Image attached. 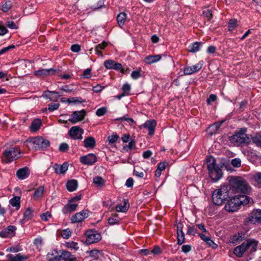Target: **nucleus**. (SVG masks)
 Wrapping results in <instances>:
<instances>
[{
	"instance_id": "50",
	"label": "nucleus",
	"mask_w": 261,
	"mask_h": 261,
	"mask_svg": "<svg viewBox=\"0 0 261 261\" xmlns=\"http://www.w3.org/2000/svg\"><path fill=\"white\" fill-rule=\"evenodd\" d=\"M141 70L139 68L137 70L134 71L131 73V77L134 79L137 80L141 76Z\"/></svg>"
},
{
	"instance_id": "5",
	"label": "nucleus",
	"mask_w": 261,
	"mask_h": 261,
	"mask_svg": "<svg viewBox=\"0 0 261 261\" xmlns=\"http://www.w3.org/2000/svg\"><path fill=\"white\" fill-rule=\"evenodd\" d=\"M228 187L222 186L220 189L215 190L212 194L213 203L216 205H221L228 197Z\"/></svg>"
},
{
	"instance_id": "39",
	"label": "nucleus",
	"mask_w": 261,
	"mask_h": 261,
	"mask_svg": "<svg viewBox=\"0 0 261 261\" xmlns=\"http://www.w3.org/2000/svg\"><path fill=\"white\" fill-rule=\"evenodd\" d=\"M129 207V205L127 203L126 201H124L123 202V205H117L116 206V210L118 212H126Z\"/></svg>"
},
{
	"instance_id": "16",
	"label": "nucleus",
	"mask_w": 261,
	"mask_h": 261,
	"mask_svg": "<svg viewBox=\"0 0 261 261\" xmlns=\"http://www.w3.org/2000/svg\"><path fill=\"white\" fill-rule=\"evenodd\" d=\"M156 122L154 120H150L147 121L143 125L140 126V128L145 127L148 130V135L151 136L154 134Z\"/></svg>"
},
{
	"instance_id": "36",
	"label": "nucleus",
	"mask_w": 261,
	"mask_h": 261,
	"mask_svg": "<svg viewBox=\"0 0 261 261\" xmlns=\"http://www.w3.org/2000/svg\"><path fill=\"white\" fill-rule=\"evenodd\" d=\"M60 259L62 258L64 261H68L72 255L69 251L62 250H60Z\"/></svg>"
},
{
	"instance_id": "51",
	"label": "nucleus",
	"mask_w": 261,
	"mask_h": 261,
	"mask_svg": "<svg viewBox=\"0 0 261 261\" xmlns=\"http://www.w3.org/2000/svg\"><path fill=\"white\" fill-rule=\"evenodd\" d=\"M203 15L205 18H207V20H210L213 17L211 11L208 9L203 10Z\"/></svg>"
},
{
	"instance_id": "4",
	"label": "nucleus",
	"mask_w": 261,
	"mask_h": 261,
	"mask_svg": "<svg viewBox=\"0 0 261 261\" xmlns=\"http://www.w3.org/2000/svg\"><path fill=\"white\" fill-rule=\"evenodd\" d=\"M257 242L253 239H247L241 245L236 247L233 250L234 254L238 257L243 256L244 252L248 249L251 251H256Z\"/></svg>"
},
{
	"instance_id": "53",
	"label": "nucleus",
	"mask_w": 261,
	"mask_h": 261,
	"mask_svg": "<svg viewBox=\"0 0 261 261\" xmlns=\"http://www.w3.org/2000/svg\"><path fill=\"white\" fill-rule=\"evenodd\" d=\"M69 145L65 143H61L59 149L61 152H66L69 149Z\"/></svg>"
},
{
	"instance_id": "34",
	"label": "nucleus",
	"mask_w": 261,
	"mask_h": 261,
	"mask_svg": "<svg viewBox=\"0 0 261 261\" xmlns=\"http://www.w3.org/2000/svg\"><path fill=\"white\" fill-rule=\"evenodd\" d=\"M108 45V43L103 41L102 43L98 44L95 47L96 54L99 56H102L101 50L105 49V48Z\"/></svg>"
},
{
	"instance_id": "30",
	"label": "nucleus",
	"mask_w": 261,
	"mask_h": 261,
	"mask_svg": "<svg viewBox=\"0 0 261 261\" xmlns=\"http://www.w3.org/2000/svg\"><path fill=\"white\" fill-rule=\"evenodd\" d=\"M44 188L43 186H40L38 187L34 192V193L33 195V198L34 199H38V198L41 197L44 193Z\"/></svg>"
},
{
	"instance_id": "40",
	"label": "nucleus",
	"mask_w": 261,
	"mask_h": 261,
	"mask_svg": "<svg viewBox=\"0 0 261 261\" xmlns=\"http://www.w3.org/2000/svg\"><path fill=\"white\" fill-rule=\"evenodd\" d=\"M108 223L110 225L117 224L119 222V219L118 218L117 214L114 215L110 217L108 220Z\"/></svg>"
},
{
	"instance_id": "19",
	"label": "nucleus",
	"mask_w": 261,
	"mask_h": 261,
	"mask_svg": "<svg viewBox=\"0 0 261 261\" xmlns=\"http://www.w3.org/2000/svg\"><path fill=\"white\" fill-rule=\"evenodd\" d=\"M30 171L28 167H24L18 169L16 172V176L20 180L27 178L30 175Z\"/></svg>"
},
{
	"instance_id": "31",
	"label": "nucleus",
	"mask_w": 261,
	"mask_h": 261,
	"mask_svg": "<svg viewBox=\"0 0 261 261\" xmlns=\"http://www.w3.org/2000/svg\"><path fill=\"white\" fill-rule=\"evenodd\" d=\"M201 42H196L188 46V50L191 53H196L199 50L200 47L202 45Z\"/></svg>"
},
{
	"instance_id": "55",
	"label": "nucleus",
	"mask_w": 261,
	"mask_h": 261,
	"mask_svg": "<svg viewBox=\"0 0 261 261\" xmlns=\"http://www.w3.org/2000/svg\"><path fill=\"white\" fill-rule=\"evenodd\" d=\"M14 47V45H11L2 48L1 49H0V55L9 51L10 49H13Z\"/></svg>"
},
{
	"instance_id": "47",
	"label": "nucleus",
	"mask_w": 261,
	"mask_h": 261,
	"mask_svg": "<svg viewBox=\"0 0 261 261\" xmlns=\"http://www.w3.org/2000/svg\"><path fill=\"white\" fill-rule=\"evenodd\" d=\"M177 244H182L185 242V235L184 232H177Z\"/></svg>"
},
{
	"instance_id": "44",
	"label": "nucleus",
	"mask_w": 261,
	"mask_h": 261,
	"mask_svg": "<svg viewBox=\"0 0 261 261\" xmlns=\"http://www.w3.org/2000/svg\"><path fill=\"white\" fill-rule=\"evenodd\" d=\"M61 96L59 92L56 91H51L49 100L50 101H57Z\"/></svg>"
},
{
	"instance_id": "3",
	"label": "nucleus",
	"mask_w": 261,
	"mask_h": 261,
	"mask_svg": "<svg viewBox=\"0 0 261 261\" xmlns=\"http://www.w3.org/2000/svg\"><path fill=\"white\" fill-rule=\"evenodd\" d=\"M229 183L230 187L235 192L246 194L249 192V186L247 182L241 177H232Z\"/></svg>"
},
{
	"instance_id": "41",
	"label": "nucleus",
	"mask_w": 261,
	"mask_h": 261,
	"mask_svg": "<svg viewBox=\"0 0 261 261\" xmlns=\"http://www.w3.org/2000/svg\"><path fill=\"white\" fill-rule=\"evenodd\" d=\"M252 139L254 143L261 147V133L256 134Z\"/></svg>"
},
{
	"instance_id": "12",
	"label": "nucleus",
	"mask_w": 261,
	"mask_h": 261,
	"mask_svg": "<svg viewBox=\"0 0 261 261\" xmlns=\"http://www.w3.org/2000/svg\"><path fill=\"white\" fill-rule=\"evenodd\" d=\"M86 115V112L84 110L81 111H74L72 112L70 118L68 121L72 124H75L77 122L83 120Z\"/></svg>"
},
{
	"instance_id": "8",
	"label": "nucleus",
	"mask_w": 261,
	"mask_h": 261,
	"mask_svg": "<svg viewBox=\"0 0 261 261\" xmlns=\"http://www.w3.org/2000/svg\"><path fill=\"white\" fill-rule=\"evenodd\" d=\"M246 224L261 223V210L256 209L252 211L245 219Z\"/></svg>"
},
{
	"instance_id": "60",
	"label": "nucleus",
	"mask_w": 261,
	"mask_h": 261,
	"mask_svg": "<svg viewBox=\"0 0 261 261\" xmlns=\"http://www.w3.org/2000/svg\"><path fill=\"white\" fill-rule=\"evenodd\" d=\"M217 99V96L214 94H211L207 99L206 102L208 105H211L212 102L215 101Z\"/></svg>"
},
{
	"instance_id": "20",
	"label": "nucleus",
	"mask_w": 261,
	"mask_h": 261,
	"mask_svg": "<svg viewBox=\"0 0 261 261\" xmlns=\"http://www.w3.org/2000/svg\"><path fill=\"white\" fill-rule=\"evenodd\" d=\"M77 207V204L69 200L68 203L63 208L62 212L65 214H69L75 211Z\"/></svg>"
},
{
	"instance_id": "13",
	"label": "nucleus",
	"mask_w": 261,
	"mask_h": 261,
	"mask_svg": "<svg viewBox=\"0 0 261 261\" xmlns=\"http://www.w3.org/2000/svg\"><path fill=\"white\" fill-rule=\"evenodd\" d=\"M81 162L86 165H92L97 161V157L93 153H89L80 158Z\"/></svg>"
},
{
	"instance_id": "25",
	"label": "nucleus",
	"mask_w": 261,
	"mask_h": 261,
	"mask_svg": "<svg viewBox=\"0 0 261 261\" xmlns=\"http://www.w3.org/2000/svg\"><path fill=\"white\" fill-rule=\"evenodd\" d=\"M7 257L9 258V261H22L24 259H28V257L25 255H21L19 253L17 254L16 256H14L12 254H8Z\"/></svg>"
},
{
	"instance_id": "52",
	"label": "nucleus",
	"mask_w": 261,
	"mask_h": 261,
	"mask_svg": "<svg viewBox=\"0 0 261 261\" xmlns=\"http://www.w3.org/2000/svg\"><path fill=\"white\" fill-rule=\"evenodd\" d=\"M231 163L234 167L238 168L241 166V161L239 158H235L231 160Z\"/></svg>"
},
{
	"instance_id": "61",
	"label": "nucleus",
	"mask_w": 261,
	"mask_h": 261,
	"mask_svg": "<svg viewBox=\"0 0 261 261\" xmlns=\"http://www.w3.org/2000/svg\"><path fill=\"white\" fill-rule=\"evenodd\" d=\"M42 220L47 221L51 217V214L49 212L43 213L40 216Z\"/></svg>"
},
{
	"instance_id": "24",
	"label": "nucleus",
	"mask_w": 261,
	"mask_h": 261,
	"mask_svg": "<svg viewBox=\"0 0 261 261\" xmlns=\"http://www.w3.org/2000/svg\"><path fill=\"white\" fill-rule=\"evenodd\" d=\"M84 143L86 148H93L95 146V140L92 137H88L85 139Z\"/></svg>"
},
{
	"instance_id": "62",
	"label": "nucleus",
	"mask_w": 261,
	"mask_h": 261,
	"mask_svg": "<svg viewBox=\"0 0 261 261\" xmlns=\"http://www.w3.org/2000/svg\"><path fill=\"white\" fill-rule=\"evenodd\" d=\"M122 90L124 92L123 93L125 94L126 95L128 94L129 91L130 90V85L128 84H125L122 87Z\"/></svg>"
},
{
	"instance_id": "64",
	"label": "nucleus",
	"mask_w": 261,
	"mask_h": 261,
	"mask_svg": "<svg viewBox=\"0 0 261 261\" xmlns=\"http://www.w3.org/2000/svg\"><path fill=\"white\" fill-rule=\"evenodd\" d=\"M255 180L259 184H261V173L258 172L254 175Z\"/></svg>"
},
{
	"instance_id": "32",
	"label": "nucleus",
	"mask_w": 261,
	"mask_h": 261,
	"mask_svg": "<svg viewBox=\"0 0 261 261\" xmlns=\"http://www.w3.org/2000/svg\"><path fill=\"white\" fill-rule=\"evenodd\" d=\"M245 237V234L243 232L239 233L238 235H235L232 237V242L233 244H237L244 240Z\"/></svg>"
},
{
	"instance_id": "1",
	"label": "nucleus",
	"mask_w": 261,
	"mask_h": 261,
	"mask_svg": "<svg viewBox=\"0 0 261 261\" xmlns=\"http://www.w3.org/2000/svg\"><path fill=\"white\" fill-rule=\"evenodd\" d=\"M206 165L212 179L215 182L219 180L222 176V166L217 164L215 159L213 156L207 158Z\"/></svg>"
},
{
	"instance_id": "59",
	"label": "nucleus",
	"mask_w": 261,
	"mask_h": 261,
	"mask_svg": "<svg viewBox=\"0 0 261 261\" xmlns=\"http://www.w3.org/2000/svg\"><path fill=\"white\" fill-rule=\"evenodd\" d=\"M61 90L64 91L66 92L70 93L73 91V89L71 88V86L65 85L62 86L60 89Z\"/></svg>"
},
{
	"instance_id": "28",
	"label": "nucleus",
	"mask_w": 261,
	"mask_h": 261,
	"mask_svg": "<svg viewBox=\"0 0 261 261\" xmlns=\"http://www.w3.org/2000/svg\"><path fill=\"white\" fill-rule=\"evenodd\" d=\"M224 120H223L221 122H217L212 124L208 127L209 133L211 135L216 133V132L218 130V129L221 126V124L224 122Z\"/></svg>"
},
{
	"instance_id": "57",
	"label": "nucleus",
	"mask_w": 261,
	"mask_h": 261,
	"mask_svg": "<svg viewBox=\"0 0 261 261\" xmlns=\"http://www.w3.org/2000/svg\"><path fill=\"white\" fill-rule=\"evenodd\" d=\"M61 235L64 239H68L71 235V232L68 229H65L62 231Z\"/></svg>"
},
{
	"instance_id": "35",
	"label": "nucleus",
	"mask_w": 261,
	"mask_h": 261,
	"mask_svg": "<svg viewBox=\"0 0 261 261\" xmlns=\"http://www.w3.org/2000/svg\"><path fill=\"white\" fill-rule=\"evenodd\" d=\"M9 202L12 206L16 207V209H18L20 207V197L15 196L10 200Z\"/></svg>"
},
{
	"instance_id": "11",
	"label": "nucleus",
	"mask_w": 261,
	"mask_h": 261,
	"mask_svg": "<svg viewBox=\"0 0 261 261\" xmlns=\"http://www.w3.org/2000/svg\"><path fill=\"white\" fill-rule=\"evenodd\" d=\"M84 130L79 126H74L70 128L68 131L70 137L73 139L82 140Z\"/></svg>"
},
{
	"instance_id": "46",
	"label": "nucleus",
	"mask_w": 261,
	"mask_h": 261,
	"mask_svg": "<svg viewBox=\"0 0 261 261\" xmlns=\"http://www.w3.org/2000/svg\"><path fill=\"white\" fill-rule=\"evenodd\" d=\"M237 25V21L236 19H231L230 20L228 23V30L229 31H232Z\"/></svg>"
},
{
	"instance_id": "14",
	"label": "nucleus",
	"mask_w": 261,
	"mask_h": 261,
	"mask_svg": "<svg viewBox=\"0 0 261 261\" xmlns=\"http://www.w3.org/2000/svg\"><path fill=\"white\" fill-rule=\"evenodd\" d=\"M89 216V211L84 210L81 212L74 214L71 218L72 223H78L83 221Z\"/></svg>"
},
{
	"instance_id": "29",
	"label": "nucleus",
	"mask_w": 261,
	"mask_h": 261,
	"mask_svg": "<svg viewBox=\"0 0 261 261\" xmlns=\"http://www.w3.org/2000/svg\"><path fill=\"white\" fill-rule=\"evenodd\" d=\"M67 190L70 192L75 191L77 187V181L76 180L72 179L69 180L66 184Z\"/></svg>"
},
{
	"instance_id": "15",
	"label": "nucleus",
	"mask_w": 261,
	"mask_h": 261,
	"mask_svg": "<svg viewBox=\"0 0 261 261\" xmlns=\"http://www.w3.org/2000/svg\"><path fill=\"white\" fill-rule=\"evenodd\" d=\"M202 67V63L200 62L192 66H186L183 70L184 74L190 75L196 72L201 69Z\"/></svg>"
},
{
	"instance_id": "43",
	"label": "nucleus",
	"mask_w": 261,
	"mask_h": 261,
	"mask_svg": "<svg viewBox=\"0 0 261 261\" xmlns=\"http://www.w3.org/2000/svg\"><path fill=\"white\" fill-rule=\"evenodd\" d=\"M107 112V108L103 107L97 110L96 115L98 117H100L105 115Z\"/></svg>"
},
{
	"instance_id": "10",
	"label": "nucleus",
	"mask_w": 261,
	"mask_h": 261,
	"mask_svg": "<svg viewBox=\"0 0 261 261\" xmlns=\"http://www.w3.org/2000/svg\"><path fill=\"white\" fill-rule=\"evenodd\" d=\"M238 200L235 197H233L231 199L227 200L225 205V209L228 212H234L238 211L240 207L239 206Z\"/></svg>"
},
{
	"instance_id": "7",
	"label": "nucleus",
	"mask_w": 261,
	"mask_h": 261,
	"mask_svg": "<svg viewBox=\"0 0 261 261\" xmlns=\"http://www.w3.org/2000/svg\"><path fill=\"white\" fill-rule=\"evenodd\" d=\"M7 163L10 162L20 157V150L19 148L10 147L5 150L3 153Z\"/></svg>"
},
{
	"instance_id": "17",
	"label": "nucleus",
	"mask_w": 261,
	"mask_h": 261,
	"mask_svg": "<svg viewBox=\"0 0 261 261\" xmlns=\"http://www.w3.org/2000/svg\"><path fill=\"white\" fill-rule=\"evenodd\" d=\"M56 72V70L54 68L49 69H41L34 72V74L36 76H46L48 75H52Z\"/></svg>"
},
{
	"instance_id": "23",
	"label": "nucleus",
	"mask_w": 261,
	"mask_h": 261,
	"mask_svg": "<svg viewBox=\"0 0 261 261\" xmlns=\"http://www.w3.org/2000/svg\"><path fill=\"white\" fill-rule=\"evenodd\" d=\"M60 250L57 251L53 250L48 252L47 254V258L50 261H55L60 260Z\"/></svg>"
},
{
	"instance_id": "21",
	"label": "nucleus",
	"mask_w": 261,
	"mask_h": 261,
	"mask_svg": "<svg viewBox=\"0 0 261 261\" xmlns=\"http://www.w3.org/2000/svg\"><path fill=\"white\" fill-rule=\"evenodd\" d=\"M16 228L14 226H9L6 228L0 231V237L2 238L11 237L14 235Z\"/></svg>"
},
{
	"instance_id": "37",
	"label": "nucleus",
	"mask_w": 261,
	"mask_h": 261,
	"mask_svg": "<svg viewBox=\"0 0 261 261\" xmlns=\"http://www.w3.org/2000/svg\"><path fill=\"white\" fill-rule=\"evenodd\" d=\"M126 18V15L125 13L122 12L119 14L117 16V22L120 27L124 24Z\"/></svg>"
},
{
	"instance_id": "26",
	"label": "nucleus",
	"mask_w": 261,
	"mask_h": 261,
	"mask_svg": "<svg viewBox=\"0 0 261 261\" xmlns=\"http://www.w3.org/2000/svg\"><path fill=\"white\" fill-rule=\"evenodd\" d=\"M238 200L239 207L241 204L246 205L249 203L250 198L246 195H239L234 196Z\"/></svg>"
},
{
	"instance_id": "38",
	"label": "nucleus",
	"mask_w": 261,
	"mask_h": 261,
	"mask_svg": "<svg viewBox=\"0 0 261 261\" xmlns=\"http://www.w3.org/2000/svg\"><path fill=\"white\" fill-rule=\"evenodd\" d=\"M93 182L97 187H101L105 185V181L101 176H97L93 178Z\"/></svg>"
},
{
	"instance_id": "56",
	"label": "nucleus",
	"mask_w": 261,
	"mask_h": 261,
	"mask_svg": "<svg viewBox=\"0 0 261 261\" xmlns=\"http://www.w3.org/2000/svg\"><path fill=\"white\" fill-rule=\"evenodd\" d=\"M60 104L59 103L49 104L48 105V110L50 111H53L54 110H57Z\"/></svg>"
},
{
	"instance_id": "63",
	"label": "nucleus",
	"mask_w": 261,
	"mask_h": 261,
	"mask_svg": "<svg viewBox=\"0 0 261 261\" xmlns=\"http://www.w3.org/2000/svg\"><path fill=\"white\" fill-rule=\"evenodd\" d=\"M191 250V246L189 245H184L181 247V250L185 253H187L190 251Z\"/></svg>"
},
{
	"instance_id": "33",
	"label": "nucleus",
	"mask_w": 261,
	"mask_h": 261,
	"mask_svg": "<svg viewBox=\"0 0 261 261\" xmlns=\"http://www.w3.org/2000/svg\"><path fill=\"white\" fill-rule=\"evenodd\" d=\"M41 121L40 119H35L31 123L30 128L31 131L36 132L40 127Z\"/></svg>"
},
{
	"instance_id": "48",
	"label": "nucleus",
	"mask_w": 261,
	"mask_h": 261,
	"mask_svg": "<svg viewBox=\"0 0 261 261\" xmlns=\"http://www.w3.org/2000/svg\"><path fill=\"white\" fill-rule=\"evenodd\" d=\"M12 7V3L10 1H7L3 6L2 10L4 12H8Z\"/></svg>"
},
{
	"instance_id": "18",
	"label": "nucleus",
	"mask_w": 261,
	"mask_h": 261,
	"mask_svg": "<svg viewBox=\"0 0 261 261\" xmlns=\"http://www.w3.org/2000/svg\"><path fill=\"white\" fill-rule=\"evenodd\" d=\"M104 66L108 69L119 70L122 68L121 64L116 63L112 60H106L104 63Z\"/></svg>"
},
{
	"instance_id": "9",
	"label": "nucleus",
	"mask_w": 261,
	"mask_h": 261,
	"mask_svg": "<svg viewBox=\"0 0 261 261\" xmlns=\"http://www.w3.org/2000/svg\"><path fill=\"white\" fill-rule=\"evenodd\" d=\"M86 240L85 244L90 245L93 243H97L101 240V235L95 231L88 230L86 232Z\"/></svg>"
},
{
	"instance_id": "54",
	"label": "nucleus",
	"mask_w": 261,
	"mask_h": 261,
	"mask_svg": "<svg viewBox=\"0 0 261 261\" xmlns=\"http://www.w3.org/2000/svg\"><path fill=\"white\" fill-rule=\"evenodd\" d=\"M118 138L119 136L115 134L113 135L112 136H110L108 137V139L110 143L113 144L115 143L117 141Z\"/></svg>"
},
{
	"instance_id": "45",
	"label": "nucleus",
	"mask_w": 261,
	"mask_h": 261,
	"mask_svg": "<svg viewBox=\"0 0 261 261\" xmlns=\"http://www.w3.org/2000/svg\"><path fill=\"white\" fill-rule=\"evenodd\" d=\"M24 219L29 220L32 217V211L31 208H28L23 214Z\"/></svg>"
},
{
	"instance_id": "6",
	"label": "nucleus",
	"mask_w": 261,
	"mask_h": 261,
	"mask_svg": "<svg viewBox=\"0 0 261 261\" xmlns=\"http://www.w3.org/2000/svg\"><path fill=\"white\" fill-rule=\"evenodd\" d=\"M230 141L235 146H240L243 144H248L250 139L244 132L236 133L230 137Z\"/></svg>"
},
{
	"instance_id": "58",
	"label": "nucleus",
	"mask_w": 261,
	"mask_h": 261,
	"mask_svg": "<svg viewBox=\"0 0 261 261\" xmlns=\"http://www.w3.org/2000/svg\"><path fill=\"white\" fill-rule=\"evenodd\" d=\"M99 251L97 250H92L89 252V255L96 259L98 258Z\"/></svg>"
},
{
	"instance_id": "49",
	"label": "nucleus",
	"mask_w": 261,
	"mask_h": 261,
	"mask_svg": "<svg viewBox=\"0 0 261 261\" xmlns=\"http://www.w3.org/2000/svg\"><path fill=\"white\" fill-rule=\"evenodd\" d=\"M135 141L134 140H131L128 145L123 146V149L126 151H127L129 150L135 148Z\"/></svg>"
},
{
	"instance_id": "27",
	"label": "nucleus",
	"mask_w": 261,
	"mask_h": 261,
	"mask_svg": "<svg viewBox=\"0 0 261 261\" xmlns=\"http://www.w3.org/2000/svg\"><path fill=\"white\" fill-rule=\"evenodd\" d=\"M162 56L161 55H150L146 57L145 62L147 64H152L161 60Z\"/></svg>"
},
{
	"instance_id": "42",
	"label": "nucleus",
	"mask_w": 261,
	"mask_h": 261,
	"mask_svg": "<svg viewBox=\"0 0 261 261\" xmlns=\"http://www.w3.org/2000/svg\"><path fill=\"white\" fill-rule=\"evenodd\" d=\"M116 120L117 121H126L130 125H131L132 123H135V122L134 120V119H133L131 118H129L128 117V115H125L122 117H120V118H117Z\"/></svg>"
},
{
	"instance_id": "22",
	"label": "nucleus",
	"mask_w": 261,
	"mask_h": 261,
	"mask_svg": "<svg viewBox=\"0 0 261 261\" xmlns=\"http://www.w3.org/2000/svg\"><path fill=\"white\" fill-rule=\"evenodd\" d=\"M68 168V164L67 162H64L62 165L56 164L53 166V169L57 174H64L67 171Z\"/></svg>"
},
{
	"instance_id": "2",
	"label": "nucleus",
	"mask_w": 261,
	"mask_h": 261,
	"mask_svg": "<svg viewBox=\"0 0 261 261\" xmlns=\"http://www.w3.org/2000/svg\"><path fill=\"white\" fill-rule=\"evenodd\" d=\"M24 144L30 149L37 150H43L48 147L50 145L48 140L42 137H36L27 140L24 142Z\"/></svg>"
}]
</instances>
